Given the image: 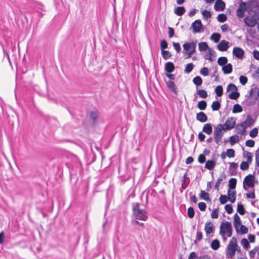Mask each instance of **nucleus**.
<instances>
[{
	"label": "nucleus",
	"mask_w": 259,
	"mask_h": 259,
	"mask_svg": "<svg viewBox=\"0 0 259 259\" xmlns=\"http://www.w3.org/2000/svg\"><path fill=\"white\" fill-rule=\"evenodd\" d=\"M132 210L135 218L137 220L145 221L148 219L147 211L140 208V205L138 203H132Z\"/></svg>",
	"instance_id": "f257e3e1"
},
{
	"label": "nucleus",
	"mask_w": 259,
	"mask_h": 259,
	"mask_svg": "<svg viewBox=\"0 0 259 259\" xmlns=\"http://www.w3.org/2000/svg\"><path fill=\"white\" fill-rule=\"evenodd\" d=\"M237 246V239L233 237L226 248V255L228 258H232L235 255Z\"/></svg>",
	"instance_id": "f03ea898"
},
{
	"label": "nucleus",
	"mask_w": 259,
	"mask_h": 259,
	"mask_svg": "<svg viewBox=\"0 0 259 259\" xmlns=\"http://www.w3.org/2000/svg\"><path fill=\"white\" fill-rule=\"evenodd\" d=\"M224 129L225 128L223 124L221 123L217 125L214 128V140L218 145H220V143L222 140L223 137L224 136V133L223 131H224Z\"/></svg>",
	"instance_id": "7ed1b4c3"
},
{
	"label": "nucleus",
	"mask_w": 259,
	"mask_h": 259,
	"mask_svg": "<svg viewBox=\"0 0 259 259\" xmlns=\"http://www.w3.org/2000/svg\"><path fill=\"white\" fill-rule=\"evenodd\" d=\"M254 176L251 174L246 176L243 180V189L247 190L246 186L249 188H253L254 186Z\"/></svg>",
	"instance_id": "20e7f679"
},
{
	"label": "nucleus",
	"mask_w": 259,
	"mask_h": 259,
	"mask_svg": "<svg viewBox=\"0 0 259 259\" xmlns=\"http://www.w3.org/2000/svg\"><path fill=\"white\" fill-rule=\"evenodd\" d=\"M236 118L233 117L228 118L225 123L223 124L224 127V131H227L233 128L236 124Z\"/></svg>",
	"instance_id": "39448f33"
},
{
	"label": "nucleus",
	"mask_w": 259,
	"mask_h": 259,
	"mask_svg": "<svg viewBox=\"0 0 259 259\" xmlns=\"http://www.w3.org/2000/svg\"><path fill=\"white\" fill-rule=\"evenodd\" d=\"M233 54L239 59H242L244 56V51L239 47H235L233 50Z\"/></svg>",
	"instance_id": "423d86ee"
},
{
	"label": "nucleus",
	"mask_w": 259,
	"mask_h": 259,
	"mask_svg": "<svg viewBox=\"0 0 259 259\" xmlns=\"http://www.w3.org/2000/svg\"><path fill=\"white\" fill-rule=\"evenodd\" d=\"M203 27L200 20H196L192 23L191 27L193 28V32H200Z\"/></svg>",
	"instance_id": "0eeeda50"
},
{
	"label": "nucleus",
	"mask_w": 259,
	"mask_h": 259,
	"mask_svg": "<svg viewBox=\"0 0 259 259\" xmlns=\"http://www.w3.org/2000/svg\"><path fill=\"white\" fill-rule=\"evenodd\" d=\"M245 24L249 27H253L257 24V20L254 17L248 16L245 18Z\"/></svg>",
	"instance_id": "6e6552de"
},
{
	"label": "nucleus",
	"mask_w": 259,
	"mask_h": 259,
	"mask_svg": "<svg viewBox=\"0 0 259 259\" xmlns=\"http://www.w3.org/2000/svg\"><path fill=\"white\" fill-rule=\"evenodd\" d=\"M225 3L222 0H216L214 9L216 11H222L225 9Z\"/></svg>",
	"instance_id": "1a4fd4ad"
},
{
	"label": "nucleus",
	"mask_w": 259,
	"mask_h": 259,
	"mask_svg": "<svg viewBox=\"0 0 259 259\" xmlns=\"http://www.w3.org/2000/svg\"><path fill=\"white\" fill-rule=\"evenodd\" d=\"M233 225H234V228H235L236 232L237 233H239V227L242 224H241V219H240L239 216L237 213H235L234 215Z\"/></svg>",
	"instance_id": "9d476101"
},
{
	"label": "nucleus",
	"mask_w": 259,
	"mask_h": 259,
	"mask_svg": "<svg viewBox=\"0 0 259 259\" xmlns=\"http://www.w3.org/2000/svg\"><path fill=\"white\" fill-rule=\"evenodd\" d=\"M238 164L237 163L230 162V166L229 168V171L231 176H235L237 174V169L238 168Z\"/></svg>",
	"instance_id": "9b49d317"
},
{
	"label": "nucleus",
	"mask_w": 259,
	"mask_h": 259,
	"mask_svg": "<svg viewBox=\"0 0 259 259\" xmlns=\"http://www.w3.org/2000/svg\"><path fill=\"white\" fill-rule=\"evenodd\" d=\"M229 47V42L225 40H222L218 45V48L221 51H226Z\"/></svg>",
	"instance_id": "f8f14e48"
},
{
	"label": "nucleus",
	"mask_w": 259,
	"mask_h": 259,
	"mask_svg": "<svg viewBox=\"0 0 259 259\" xmlns=\"http://www.w3.org/2000/svg\"><path fill=\"white\" fill-rule=\"evenodd\" d=\"M238 127H242V131L241 132H237V134L240 135H245L246 132V128L249 127L247 126V122L244 121L240 123L237 124L236 126V129H238Z\"/></svg>",
	"instance_id": "ddd939ff"
},
{
	"label": "nucleus",
	"mask_w": 259,
	"mask_h": 259,
	"mask_svg": "<svg viewBox=\"0 0 259 259\" xmlns=\"http://www.w3.org/2000/svg\"><path fill=\"white\" fill-rule=\"evenodd\" d=\"M204 230L206 234L212 233L214 231V226L213 224L210 222H206L205 223Z\"/></svg>",
	"instance_id": "4468645a"
},
{
	"label": "nucleus",
	"mask_w": 259,
	"mask_h": 259,
	"mask_svg": "<svg viewBox=\"0 0 259 259\" xmlns=\"http://www.w3.org/2000/svg\"><path fill=\"white\" fill-rule=\"evenodd\" d=\"M196 119L201 122H206L208 119L207 115L203 112L197 114Z\"/></svg>",
	"instance_id": "2eb2a0df"
},
{
	"label": "nucleus",
	"mask_w": 259,
	"mask_h": 259,
	"mask_svg": "<svg viewBox=\"0 0 259 259\" xmlns=\"http://www.w3.org/2000/svg\"><path fill=\"white\" fill-rule=\"evenodd\" d=\"M226 175L225 174V173L223 172H222L220 174V177L218 178L217 182H216L215 186H214V188L216 190H219V187L220 186V184H221L223 180L226 179Z\"/></svg>",
	"instance_id": "dca6fc26"
},
{
	"label": "nucleus",
	"mask_w": 259,
	"mask_h": 259,
	"mask_svg": "<svg viewBox=\"0 0 259 259\" xmlns=\"http://www.w3.org/2000/svg\"><path fill=\"white\" fill-rule=\"evenodd\" d=\"M167 87L171 90V91L176 95H178L177 92V88L174 83V82L172 80H169L166 83Z\"/></svg>",
	"instance_id": "f3484780"
},
{
	"label": "nucleus",
	"mask_w": 259,
	"mask_h": 259,
	"mask_svg": "<svg viewBox=\"0 0 259 259\" xmlns=\"http://www.w3.org/2000/svg\"><path fill=\"white\" fill-rule=\"evenodd\" d=\"M226 233H227V237H230L232 234V227L230 222H225Z\"/></svg>",
	"instance_id": "a211bd4d"
},
{
	"label": "nucleus",
	"mask_w": 259,
	"mask_h": 259,
	"mask_svg": "<svg viewBox=\"0 0 259 259\" xmlns=\"http://www.w3.org/2000/svg\"><path fill=\"white\" fill-rule=\"evenodd\" d=\"M202 132L206 133L207 135H210L212 132V127L211 124L206 123L204 125L202 128Z\"/></svg>",
	"instance_id": "6ab92c4d"
},
{
	"label": "nucleus",
	"mask_w": 259,
	"mask_h": 259,
	"mask_svg": "<svg viewBox=\"0 0 259 259\" xmlns=\"http://www.w3.org/2000/svg\"><path fill=\"white\" fill-rule=\"evenodd\" d=\"M216 165L215 160H207L205 165V168L208 170H212L214 168Z\"/></svg>",
	"instance_id": "aec40b11"
},
{
	"label": "nucleus",
	"mask_w": 259,
	"mask_h": 259,
	"mask_svg": "<svg viewBox=\"0 0 259 259\" xmlns=\"http://www.w3.org/2000/svg\"><path fill=\"white\" fill-rule=\"evenodd\" d=\"M195 44L193 42H186L183 45V48L184 51L183 52H189L190 50H192L193 48L195 50Z\"/></svg>",
	"instance_id": "412c9836"
},
{
	"label": "nucleus",
	"mask_w": 259,
	"mask_h": 259,
	"mask_svg": "<svg viewBox=\"0 0 259 259\" xmlns=\"http://www.w3.org/2000/svg\"><path fill=\"white\" fill-rule=\"evenodd\" d=\"M199 197L200 199L204 200L208 202L211 201V199L209 197V193L206 192L203 190H201L200 193L199 194Z\"/></svg>",
	"instance_id": "4be33fe9"
},
{
	"label": "nucleus",
	"mask_w": 259,
	"mask_h": 259,
	"mask_svg": "<svg viewBox=\"0 0 259 259\" xmlns=\"http://www.w3.org/2000/svg\"><path fill=\"white\" fill-rule=\"evenodd\" d=\"M164 68L167 72L171 73L174 71L175 69V66L173 63L168 62L165 64Z\"/></svg>",
	"instance_id": "5701e85b"
},
{
	"label": "nucleus",
	"mask_w": 259,
	"mask_h": 259,
	"mask_svg": "<svg viewBox=\"0 0 259 259\" xmlns=\"http://www.w3.org/2000/svg\"><path fill=\"white\" fill-rule=\"evenodd\" d=\"M222 70L224 74H229L232 72V65L230 63L227 64V65L223 66Z\"/></svg>",
	"instance_id": "b1692460"
},
{
	"label": "nucleus",
	"mask_w": 259,
	"mask_h": 259,
	"mask_svg": "<svg viewBox=\"0 0 259 259\" xmlns=\"http://www.w3.org/2000/svg\"><path fill=\"white\" fill-rule=\"evenodd\" d=\"M185 11L184 7H177L174 10L175 13L179 16H182L185 13Z\"/></svg>",
	"instance_id": "393cba45"
},
{
	"label": "nucleus",
	"mask_w": 259,
	"mask_h": 259,
	"mask_svg": "<svg viewBox=\"0 0 259 259\" xmlns=\"http://www.w3.org/2000/svg\"><path fill=\"white\" fill-rule=\"evenodd\" d=\"M211 248L214 250H218L220 247V242L219 240L214 239L212 241L210 244Z\"/></svg>",
	"instance_id": "a878e982"
},
{
	"label": "nucleus",
	"mask_w": 259,
	"mask_h": 259,
	"mask_svg": "<svg viewBox=\"0 0 259 259\" xmlns=\"http://www.w3.org/2000/svg\"><path fill=\"white\" fill-rule=\"evenodd\" d=\"M237 184V180L235 178H231L229 181L228 186L230 189H235Z\"/></svg>",
	"instance_id": "bb28decb"
},
{
	"label": "nucleus",
	"mask_w": 259,
	"mask_h": 259,
	"mask_svg": "<svg viewBox=\"0 0 259 259\" xmlns=\"http://www.w3.org/2000/svg\"><path fill=\"white\" fill-rule=\"evenodd\" d=\"M237 211L240 215H243V214H244V213L245 212V208L244 207V206H243V204H242L241 203V202L238 203Z\"/></svg>",
	"instance_id": "cd10ccee"
},
{
	"label": "nucleus",
	"mask_w": 259,
	"mask_h": 259,
	"mask_svg": "<svg viewBox=\"0 0 259 259\" xmlns=\"http://www.w3.org/2000/svg\"><path fill=\"white\" fill-rule=\"evenodd\" d=\"M193 82L197 87L200 86L203 82L202 79L199 76H196L193 79Z\"/></svg>",
	"instance_id": "c85d7f7f"
},
{
	"label": "nucleus",
	"mask_w": 259,
	"mask_h": 259,
	"mask_svg": "<svg viewBox=\"0 0 259 259\" xmlns=\"http://www.w3.org/2000/svg\"><path fill=\"white\" fill-rule=\"evenodd\" d=\"M228 62V59L226 57H221L218 58V63L220 66H225Z\"/></svg>",
	"instance_id": "c756f323"
},
{
	"label": "nucleus",
	"mask_w": 259,
	"mask_h": 259,
	"mask_svg": "<svg viewBox=\"0 0 259 259\" xmlns=\"http://www.w3.org/2000/svg\"><path fill=\"white\" fill-rule=\"evenodd\" d=\"M239 137L236 135L232 136L229 138V141H230L231 145H233L235 143H238L239 142Z\"/></svg>",
	"instance_id": "7c9ffc66"
},
{
	"label": "nucleus",
	"mask_w": 259,
	"mask_h": 259,
	"mask_svg": "<svg viewBox=\"0 0 259 259\" xmlns=\"http://www.w3.org/2000/svg\"><path fill=\"white\" fill-rule=\"evenodd\" d=\"M198 108L201 110H204L207 107V103L204 100H201L198 103Z\"/></svg>",
	"instance_id": "2f4dec72"
},
{
	"label": "nucleus",
	"mask_w": 259,
	"mask_h": 259,
	"mask_svg": "<svg viewBox=\"0 0 259 259\" xmlns=\"http://www.w3.org/2000/svg\"><path fill=\"white\" fill-rule=\"evenodd\" d=\"M194 67V65L192 63H190L187 64L185 70L184 72L186 73H190L193 70Z\"/></svg>",
	"instance_id": "473e14b6"
},
{
	"label": "nucleus",
	"mask_w": 259,
	"mask_h": 259,
	"mask_svg": "<svg viewBox=\"0 0 259 259\" xmlns=\"http://www.w3.org/2000/svg\"><path fill=\"white\" fill-rule=\"evenodd\" d=\"M209 47L206 42H201L199 44V50L200 51H206L209 50Z\"/></svg>",
	"instance_id": "72a5a7b5"
},
{
	"label": "nucleus",
	"mask_w": 259,
	"mask_h": 259,
	"mask_svg": "<svg viewBox=\"0 0 259 259\" xmlns=\"http://www.w3.org/2000/svg\"><path fill=\"white\" fill-rule=\"evenodd\" d=\"M196 93L202 98H206L208 96L207 92L204 90H197Z\"/></svg>",
	"instance_id": "f704fd0d"
},
{
	"label": "nucleus",
	"mask_w": 259,
	"mask_h": 259,
	"mask_svg": "<svg viewBox=\"0 0 259 259\" xmlns=\"http://www.w3.org/2000/svg\"><path fill=\"white\" fill-rule=\"evenodd\" d=\"M240 96V93L237 91L232 92L229 95V97L232 100H236Z\"/></svg>",
	"instance_id": "c9c22d12"
},
{
	"label": "nucleus",
	"mask_w": 259,
	"mask_h": 259,
	"mask_svg": "<svg viewBox=\"0 0 259 259\" xmlns=\"http://www.w3.org/2000/svg\"><path fill=\"white\" fill-rule=\"evenodd\" d=\"M221 107V103L218 101H215L213 102L211 105V108L213 111H218L220 109Z\"/></svg>",
	"instance_id": "e433bc0d"
},
{
	"label": "nucleus",
	"mask_w": 259,
	"mask_h": 259,
	"mask_svg": "<svg viewBox=\"0 0 259 259\" xmlns=\"http://www.w3.org/2000/svg\"><path fill=\"white\" fill-rule=\"evenodd\" d=\"M243 110L242 107L238 104H236L234 105L232 112L233 113H239Z\"/></svg>",
	"instance_id": "4c0bfd02"
},
{
	"label": "nucleus",
	"mask_w": 259,
	"mask_h": 259,
	"mask_svg": "<svg viewBox=\"0 0 259 259\" xmlns=\"http://www.w3.org/2000/svg\"><path fill=\"white\" fill-rule=\"evenodd\" d=\"M214 91L218 96L221 97L222 96L223 94V89L222 85H220L217 86Z\"/></svg>",
	"instance_id": "58836bf2"
},
{
	"label": "nucleus",
	"mask_w": 259,
	"mask_h": 259,
	"mask_svg": "<svg viewBox=\"0 0 259 259\" xmlns=\"http://www.w3.org/2000/svg\"><path fill=\"white\" fill-rule=\"evenodd\" d=\"M221 38V34L220 33H212L211 36H210V39L214 41L215 42H218L219 41Z\"/></svg>",
	"instance_id": "ea45409f"
},
{
	"label": "nucleus",
	"mask_w": 259,
	"mask_h": 259,
	"mask_svg": "<svg viewBox=\"0 0 259 259\" xmlns=\"http://www.w3.org/2000/svg\"><path fill=\"white\" fill-rule=\"evenodd\" d=\"M241 243L245 249H248L250 247L249 243L246 238H243L241 241Z\"/></svg>",
	"instance_id": "a19ab883"
},
{
	"label": "nucleus",
	"mask_w": 259,
	"mask_h": 259,
	"mask_svg": "<svg viewBox=\"0 0 259 259\" xmlns=\"http://www.w3.org/2000/svg\"><path fill=\"white\" fill-rule=\"evenodd\" d=\"M245 121L247 122V126H248L252 125L255 122V120L253 119L250 115H247Z\"/></svg>",
	"instance_id": "79ce46f5"
},
{
	"label": "nucleus",
	"mask_w": 259,
	"mask_h": 259,
	"mask_svg": "<svg viewBox=\"0 0 259 259\" xmlns=\"http://www.w3.org/2000/svg\"><path fill=\"white\" fill-rule=\"evenodd\" d=\"M161 54L165 60H167L171 57V54L168 51L161 50Z\"/></svg>",
	"instance_id": "37998d69"
},
{
	"label": "nucleus",
	"mask_w": 259,
	"mask_h": 259,
	"mask_svg": "<svg viewBox=\"0 0 259 259\" xmlns=\"http://www.w3.org/2000/svg\"><path fill=\"white\" fill-rule=\"evenodd\" d=\"M240 228L239 229V232L238 233H240L241 234H245L247 233L248 231V229L247 227H246L245 226L243 225H241L240 226Z\"/></svg>",
	"instance_id": "c03bdc74"
},
{
	"label": "nucleus",
	"mask_w": 259,
	"mask_h": 259,
	"mask_svg": "<svg viewBox=\"0 0 259 259\" xmlns=\"http://www.w3.org/2000/svg\"><path fill=\"white\" fill-rule=\"evenodd\" d=\"M231 90L233 91V92L237 91L238 89L234 84L230 83L227 86V92H229Z\"/></svg>",
	"instance_id": "a18cd8bd"
},
{
	"label": "nucleus",
	"mask_w": 259,
	"mask_h": 259,
	"mask_svg": "<svg viewBox=\"0 0 259 259\" xmlns=\"http://www.w3.org/2000/svg\"><path fill=\"white\" fill-rule=\"evenodd\" d=\"M187 214L189 218L192 219L195 215L194 209L193 207H190L188 209Z\"/></svg>",
	"instance_id": "49530a36"
},
{
	"label": "nucleus",
	"mask_w": 259,
	"mask_h": 259,
	"mask_svg": "<svg viewBox=\"0 0 259 259\" xmlns=\"http://www.w3.org/2000/svg\"><path fill=\"white\" fill-rule=\"evenodd\" d=\"M218 20L220 22H224L227 20V16L224 14H221L218 16Z\"/></svg>",
	"instance_id": "de8ad7c7"
},
{
	"label": "nucleus",
	"mask_w": 259,
	"mask_h": 259,
	"mask_svg": "<svg viewBox=\"0 0 259 259\" xmlns=\"http://www.w3.org/2000/svg\"><path fill=\"white\" fill-rule=\"evenodd\" d=\"M229 200V197L225 195H221L220 197V203L222 204H225Z\"/></svg>",
	"instance_id": "09e8293b"
},
{
	"label": "nucleus",
	"mask_w": 259,
	"mask_h": 259,
	"mask_svg": "<svg viewBox=\"0 0 259 259\" xmlns=\"http://www.w3.org/2000/svg\"><path fill=\"white\" fill-rule=\"evenodd\" d=\"M258 128L257 127H254L249 132V136L252 138L255 137L258 134Z\"/></svg>",
	"instance_id": "8fccbe9b"
},
{
	"label": "nucleus",
	"mask_w": 259,
	"mask_h": 259,
	"mask_svg": "<svg viewBox=\"0 0 259 259\" xmlns=\"http://www.w3.org/2000/svg\"><path fill=\"white\" fill-rule=\"evenodd\" d=\"M227 156L229 157H234L235 156V151L233 149H229L226 151Z\"/></svg>",
	"instance_id": "3c124183"
},
{
	"label": "nucleus",
	"mask_w": 259,
	"mask_h": 259,
	"mask_svg": "<svg viewBox=\"0 0 259 259\" xmlns=\"http://www.w3.org/2000/svg\"><path fill=\"white\" fill-rule=\"evenodd\" d=\"M149 195V192H148V191H147V189H146L145 190H144L142 195H141V199L142 200L143 199V197L144 196V195H145V197H146V204L147 205L148 204V195Z\"/></svg>",
	"instance_id": "603ef678"
},
{
	"label": "nucleus",
	"mask_w": 259,
	"mask_h": 259,
	"mask_svg": "<svg viewBox=\"0 0 259 259\" xmlns=\"http://www.w3.org/2000/svg\"><path fill=\"white\" fill-rule=\"evenodd\" d=\"M236 191L235 190L232 191L231 194V196L229 197V200L231 203H234L235 201L236 198Z\"/></svg>",
	"instance_id": "864d4df0"
},
{
	"label": "nucleus",
	"mask_w": 259,
	"mask_h": 259,
	"mask_svg": "<svg viewBox=\"0 0 259 259\" xmlns=\"http://www.w3.org/2000/svg\"><path fill=\"white\" fill-rule=\"evenodd\" d=\"M195 52V50L194 48L192 49V50H190L189 52H183V55L184 56L187 55L186 57H185V59L190 58L192 55Z\"/></svg>",
	"instance_id": "5fc2aeb1"
},
{
	"label": "nucleus",
	"mask_w": 259,
	"mask_h": 259,
	"mask_svg": "<svg viewBox=\"0 0 259 259\" xmlns=\"http://www.w3.org/2000/svg\"><path fill=\"white\" fill-rule=\"evenodd\" d=\"M202 14L203 18L205 19H207L208 18H210L211 16L210 12L207 10H203L202 12Z\"/></svg>",
	"instance_id": "6e6d98bb"
},
{
	"label": "nucleus",
	"mask_w": 259,
	"mask_h": 259,
	"mask_svg": "<svg viewBox=\"0 0 259 259\" xmlns=\"http://www.w3.org/2000/svg\"><path fill=\"white\" fill-rule=\"evenodd\" d=\"M258 249V246H255L253 249L251 250L249 252V255L251 258H254L255 257V254L257 251V249Z\"/></svg>",
	"instance_id": "4d7b16f0"
},
{
	"label": "nucleus",
	"mask_w": 259,
	"mask_h": 259,
	"mask_svg": "<svg viewBox=\"0 0 259 259\" xmlns=\"http://www.w3.org/2000/svg\"><path fill=\"white\" fill-rule=\"evenodd\" d=\"M203 237V234L201 232L198 231L196 234V240L194 241V243L196 244L197 243V241H200Z\"/></svg>",
	"instance_id": "13d9d810"
},
{
	"label": "nucleus",
	"mask_w": 259,
	"mask_h": 259,
	"mask_svg": "<svg viewBox=\"0 0 259 259\" xmlns=\"http://www.w3.org/2000/svg\"><path fill=\"white\" fill-rule=\"evenodd\" d=\"M249 164L246 161H242L240 164V168L243 170L247 169L249 167Z\"/></svg>",
	"instance_id": "bf43d9fd"
},
{
	"label": "nucleus",
	"mask_w": 259,
	"mask_h": 259,
	"mask_svg": "<svg viewBox=\"0 0 259 259\" xmlns=\"http://www.w3.org/2000/svg\"><path fill=\"white\" fill-rule=\"evenodd\" d=\"M225 209L228 214H231L233 212V209L231 204L226 205Z\"/></svg>",
	"instance_id": "052dcab7"
},
{
	"label": "nucleus",
	"mask_w": 259,
	"mask_h": 259,
	"mask_svg": "<svg viewBox=\"0 0 259 259\" xmlns=\"http://www.w3.org/2000/svg\"><path fill=\"white\" fill-rule=\"evenodd\" d=\"M200 73L201 75L203 76H206L208 75L209 72H208V69L207 67H203L202 68L200 71Z\"/></svg>",
	"instance_id": "680f3d73"
},
{
	"label": "nucleus",
	"mask_w": 259,
	"mask_h": 259,
	"mask_svg": "<svg viewBox=\"0 0 259 259\" xmlns=\"http://www.w3.org/2000/svg\"><path fill=\"white\" fill-rule=\"evenodd\" d=\"M168 44L165 39L161 40L160 41V48L161 50H163L167 48Z\"/></svg>",
	"instance_id": "e2e57ef3"
},
{
	"label": "nucleus",
	"mask_w": 259,
	"mask_h": 259,
	"mask_svg": "<svg viewBox=\"0 0 259 259\" xmlns=\"http://www.w3.org/2000/svg\"><path fill=\"white\" fill-rule=\"evenodd\" d=\"M239 80H240V82L242 85H245L247 83V82L248 81V79H247V77L243 76V75H241L239 77Z\"/></svg>",
	"instance_id": "0e129e2a"
},
{
	"label": "nucleus",
	"mask_w": 259,
	"mask_h": 259,
	"mask_svg": "<svg viewBox=\"0 0 259 259\" xmlns=\"http://www.w3.org/2000/svg\"><path fill=\"white\" fill-rule=\"evenodd\" d=\"M90 118L93 121V122H95L97 119L98 115L96 113L92 111L90 112Z\"/></svg>",
	"instance_id": "69168bd1"
},
{
	"label": "nucleus",
	"mask_w": 259,
	"mask_h": 259,
	"mask_svg": "<svg viewBox=\"0 0 259 259\" xmlns=\"http://www.w3.org/2000/svg\"><path fill=\"white\" fill-rule=\"evenodd\" d=\"M198 207L201 211H204L206 208V204L203 202H199L198 204Z\"/></svg>",
	"instance_id": "338daca9"
},
{
	"label": "nucleus",
	"mask_w": 259,
	"mask_h": 259,
	"mask_svg": "<svg viewBox=\"0 0 259 259\" xmlns=\"http://www.w3.org/2000/svg\"><path fill=\"white\" fill-rule=\"evenodd\" d=\"M255 162L257 166L259 167V148L255 152Z\"/></svg>",
	"instance_id": "774afa93"
}]
</instances>
